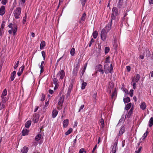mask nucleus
<instances>
[{
	"mask_svg": "<svg viewBox=\"0 0 153 153\" xmlns=\"http://www.w3.org/2000/svg\"><path fill=\"white\" fill-rule=\"evenodd\" d=\"M69 123V121L68 119L64 120L63 122V126L64 127H66Z\"/></svg>",
	"mask_w": 153,
	"mask_h": 153,
	"instance_id": "14",
	"label": "nucleus"
},
{
	"mask_svg": "<svg viewBox=\"0 0 153 153\" xmlns=\"http://www.w3.org/2000/svg\"><path fill=\"white\" fill-rule=\"evenodd\" d=\"M44 61H42L41 62V64L40 67L43 68L44 66L43 65L44 64Z\"/></svg>",
	"mask_w": 153,
	"mask_h": 153,
	"instance_id": "59",
	"label": "nucleus"
},
{
	"mask_svg": "<svg viewBox=\"0 0 153 153\" xmlns=\"http://www.w3.org/2000/svg\"><path fill=\"white\" fill-rule=\"evenodd\" d=\"M4 105L3 102H0V110H1L2 108H4Z\"/></svg>",
	"mask_w": 153,
	"mask_h": 153,
	"instance_id": "42",
	"label": "nucleus"
},
{
	"mask_svg": "<svg viewBox=\"0 0 153 153\" xmlns=\"http://www.w3.org/2000/svg\"><path fill=\"white\" fill-rule=\"evenodd\" d=\"M97 146V145H96L94 147V148L93 150H92V152L93 153V152L96 149Z\"/></svg>",
	"mask_w": 153,
	"mask_h": 153,
	"instance_id": "64",
	"label": "nucleus"
},
{
	"mask_svg": "<svg viewBox=\"0 0 153 153\" xmlns=\"http://www.w3.org/2000/svg\"><path fill=\"white\" fill-rule=\"evenodd\" d=\"M65 75V73L63 70L60 71L56 75V77H60L61 79H62Z\"/></svg>",
	"mask_w": 153,
	"mask_h": 153,
	"instance_id": "5",
	"label": "nucleus"
},
{
	"mask_svg": "<svg viewBox=\"0 0 153 153\" xmlns=\"http://www.w3.org/2000/svg\"><path fill=\"white\" fill-rule=\"evenodd\" d=\"M97 97V93H94L93 95V98L95 99H96V97Z\"/></svg>",
	"mask_w": 153,
	"mask_h": 153,
	"instance_id": "60",
	"label": "nucleus"
},
{
	"mask_svg": "<svg viewBox=\"0 0 153 153\" xmlns=\"http://www.w3.org/2000/svg\"><path fill=\"white\" fill-rule=\"evenodd\" d=\"M125 117V118H126V116L123 115L122 116L121 118L119 120V122H121L122 121H124L125 120L124 117Z\"/></svg>",
	"mask_w": 153,
	"mask_h": 153,
	"instance_id": "43",
	"label": "nucleus"
},
{
	"mask_svg": "<svg viewBox=\"0 0 153 153\" xmlns=\"http://www.w3.org/2000/svg\"><path fill=\"white\" fill-rule=\"evenodd\" d=\"M28 150V148L26 146H24L21 149V151L22 153H26Z\"/></svg>",
	"mask_w": 153,
	"mask_h": 153,
	"instance_id": "18",
	"label": "nucleus"
},
{
	"mask_svg": "<svg viewBox=\"0 0 153 153\" xmlns=\"http://www.w3.org/2000/svg\"><path fill=\"white\" fill-rule=\"evenodd\" d=\"M1 97L2 98V102H3V103H4V102H6L7 101V99L5 97Z\"/></svg>",
	"mask_w": 153,
	"mask_h": 153,
	"instance_id": "38",
	"label": "nucleus"
},
{
	"mask_svg": "<svg viewBox=\"0 0 153 153\" xmlns=\"http://www.w3.org/2000/svg\"><path fill=\"white\" fill-rule=\"evenodd\" d=\"M102 66L101 65H99L96 67V69L97 71L100 72L102 74L104 73L103 70L102 69Z\"/></svg>",
	"mask_w": 153,
	"mask_h": 153,
	"instance_id": "8",
	"label": "nucleus"
},
{
	"mask_svg": "<svg viewBox=\"0 0 153 153\" xmlns=\"http://www.w3.org/2000/svg\"><path fill=\"white\" fill-rule=\"evenodd\" d=\"M133 107H132L131 108V109L129 110V111L128 114L127 115V117L128 118L130 117V116H131V115L132 114V112H133Z\"/></svg>",
	"mask_w": 153,
	"mask_h": 153,
	"instance_id": "25",
	"label": "nucleus"
},
{
	"mask_svg": "<svg viewBox=\"0 0 153 153\" xmlns=\"http://www.w3.org/2000/svg\"><path fill=\"white\" fill-rule=\"evenodd\" d=\"M79 153H86V151L84 149L82 148L79 150Z\"/></svg>",
	"mask_w": 153,
	"mask_h": 153,
	"instance_id": "41",
	"label": "nucleus"
},
{
	"mask_svg": "<svg viewBox=\"0 0 153 153\" xmlns=\"http://www.w3.org/2000/svg\"><path fill=\"white\" fill-rule=\"evenodd\" d=\"M5 7L4 6H1L0 8V15L1 16L3 15L5 13Z\"/></svg>",
	"mask_w": 153,
	"mask_h": 153,
	"instance_id": "11",
	"label": "nucleus"
},
{
	"mask_svg": "<svg viewBox=\"0 0 153 153\" xmlns=\"http://www.w3.org/2000/svg\"><path fill=\"white\" fill-rule=\"evenodd\" d=\"M45 42L42 41L41 42L40 45V49H42L45 46Z\"/></svg>",
	"mask_w": 153,
	"mask_h": 153,
	"instance_id": "23",
	"label": "nucleus"
},
{
	"mask_svg": "<svg viewBox=\"0 0 153 153\" xmlns=\"http://www.w3.org/2000/svg\"><path fill=\"white\" fill-rule=\"evenodd\" d=\"M19 62V61H18L17 62V63H16V65L14 66V69H16L17 68Z\"/></svg>",
	"mask_w": 153,
	"mask_h": 153,
	"instance_id": "51",
	"label": "nucleus"
},
{
	"mask_svg": "<svg viewBox=\"0 0 153 153\" xmlns=\"http://www.w3.org/2000/svg\"><path fill=\"white\" fill-rule=\"evenodd\" d=\"M84 107V105H82L80 107L79 109V111H78L79 112L80 111V110L82 109Z\"/></svg>",
	"mask_w": 153,
	"mask_h": 153,
	"instance_id": "57",
	"label": "nucleus"
},
{
	"mask_svg": "<svg viewBox=\"0 0 153 153\" xmlns=\"http://www.w3.org/2000/svg\"><path fill=\"white\" fill-rule=\"evenodd\" d=\"M16 74V72L15 71H13L11 74V76H10V79L12 81L14 80L15 76Z\"/></svg>",
	"mask_w": 153,
	"mask_h": 153,
	"instance_id": "15",
	"label": "nucleus"
},
{
	"mask_svg": "<svg viewBox=\"0 0 153 153\" xmlns=\"http://www.w3.org/2000/svg\"><path fill=\"white\" fill-rule=\"evenodd\" d=\"M7 94V91L6 89H4L2 93V94L1 97H4Z\"/></svg>",
	"mask_w": 153,
	"mask_h": 153,
	"instance_id": "34",
	"label": "nucleus"
},
{
	"mask_svg": "<svg viewBox=\"0 0 153 153\" xmlns=\"http://www.w3.org/2000/svg\"><path fill=\"white\" fill-rule=\"evenodd\" d=\"M75 49L74 48H72L71 49L70 52L71 55L72 56H74L75 54Z\"/></svg>",
	"mask_w": 153,
	"mask_h": 153,
	"instance_id": "31",
	"label": "nucleus"
},
{
	"mask_svg": "<svg viewBox=\"0 0 153 153\" xmlns=\"http://www.w3.org/2000/svg\"><path fill=\"white\" fill-rule=\"evenodd\" d=\"M14 28L13 30V33L14 35H15L17 30L16 26L15 25L14 26Z\"/></svg>",
	"mask_w": 153,
	"mask_h": 153,
	"instance_id": "37",
	"label": "nucleus"
},
{
	"mask_svg": "<svg viewBox=\"0 0 153 153\" xmlns=\"http://www.w3.org/2000/svg\"><path fill=\"white\" fill-rule=\"evenodd\" d=\"M110 49L109 47H106L105 49V52L106 54L108 53Z\"/></svg>",
	"mask_w": 153,
	"mask_h": 153,
	"instance_id": "40",
	"label": "nucleus"
},
{
	"mask_svg": "<svg viewBox=\"0 0 153 153\" xmlns=\"http://www.w3.org/2000/svg\"><path fill=\"white\" fill-rule=\"evenodd\" d=\"M117 144V140L114 143V146L112 149V153H115L116 152V147Z\"/></svg>",
	"mask_w": 153,
	"mask_h": 153,
	"instance_id": "10",
	"label": "nucleus"
},
{
	"mask_svg": "<svg viewBox=\"0 0 153 153\" xmlns=\"http://www.w3.org/2000/svg\"><path fill=\"white\" fill-rule=\"evenodd\" d=\"M149 3L150 4H153V0H149Z\"/></svg>",
	"mask_w": 153,
	"mask_h": 153,
	"instance_id": "62",
	"label": "nucleus"
},
{
	"mask_svg": "<svg viewBox=\"0 0 153 153\" xmlns=\"http://www.w3.org/2000/svg\"><path fill=\"white\" fill-rule=\"evenodd\" d=\"M147 131H146V133H145L143 136L142 138L143 140H144V139L145 138V137H146L147 135Z\"/></svg>",
	"mask_w": 153,
	"mask_h": 153,
	"instance_id": "53",
	"label": "nucleus"
},
{
	"mask_svg": "<svg viewBox=\"0 0 153 153\" xmlns=\"http://www.w3.org/2000/svg\"><path fill=\"white\" fill-rule=\"evenodd\" d=\"M7 1V0H2L1 1V4L4 5H5L6 4Z\"/></svg>",
	"mask_w": 153,
	"mask_h": 153,
	"instance_id": "52",
	"label": "nucleus"
},
{
	"mask_svg": "<svg viewBox=\"0 0 153 153\" xmlns=\"http://www.w3.org/2000/svg\"><path fill=\"white\" fill-rule=\"evenodd\" d=\"M41 135L40 134H39L38 135L35 137V139L36 141L39 140L41 137Z\"/></svg>",
	"mask_w": 153,
	"mask_h": 153,
	"instance_id": "27",
	"label": "nucleus"
},
{
	"mask_svg": "<svg viewBox=\"0 0 153 153\" xmlns=\"http://www.w3.org/2000/svg\"><path fill=\"white\" fill-rule=\"evenodd\" d=\"M42 54L44 60H45V53L44 51H42Z\"/></svg>",
	"mask_w": 153,
	"mask_h": 153,
	"instance_id": "49",
	"label": "nucleus"
},
{
	"mask_svg": "<svg viewBox=\"0 0 153 153\" xmlns=\"http://www.w3.org/2000/svg\"><path fill=\"white\" fill-rule=\"evenodd\" d=\"M133 83V88L134 89H135L136 88V83L132 82Z\"/></svg>",
	"mask_w": 153,
	"mask_h": 153,
	"instance_id": "61",
	"label": "nucleus"
},
{
	"mask_svg": "<svg viewBox=\"0 0 153 153\" xmlns=\"http://www.w3.org/2000/svg\"><path fill=\"white\" fill-rule=\"evenodd\" d=\"M58 111L56 110H53L52 113V117L53 118H55L57 115Z\"/></svg>",
	"mask_w": 153,
	"mask_h": 153,
	"instance_id": "16",
	"label": "nucleus"
},
{
	"mask_svg": "<svg viewBox=\"0 0 153 153\" xmlns=\"http://www.w3.org/2000/svg\"><path fill=\"white\" fill-rule=\"evenodd\" d=\"M31 124V122L30 121H28L25 124V126L27 128L29 127Z\"/></svg>",
	"mask_w": 153,
	"mask_h": 153,
	"instance_id": "28",
	"label": "nucleus"
},
{
	"mask_svg": "<svg viewBox=\"0 0 153 153\" xmlns=\"http://www.w3.org/2000/svg\"><path fill=\"white\" fill-rule=\"evenodd\" d=\"M126 69L129 72L130 71L131 68L129 66H126Z\"/></svg>",
	"mask_w": 153,
	"mask_h": 153,
	"instance_id": "58",
	"label": "nucleus"
},
{
	"mask_svg": "<svg viewBox=\"0 0 153 153\" xmlns=\"http://www.w3.org/2000/svg\"><path fill=\"white\" fill-rule=\"evenodd\" d=\"M130 101V99L129 97H127L123 99V101L125 103H128Z\"/></svg>",
	"mask_w": 153,
	"mask_h": 153,
	"instance_id": "29",
	"label": "nucleus"
},
{
	"mask_svg": "<svg viewBox=\"0 0 153 153\" xmlns=\"http://www.w3.org/2000/svg\"><path fill=\"white\" fill-rule=\"evenodd\" d=\"M107 32L105 31V29H102L100 34L101 38L102 40L103 41H105L107 36Z\"/></svg>",
	"mask_w": 153,
	"mask_h": 153,
	"instance_id": "4",
	"label": "nucleus"
},
{
	"mask_svg": "<svg viewBox=\"0 0 153 153\" xmlns=\"http://www.w3.org/2000/svg\"><path fill=\"white\" fill-rule=\"evenodd\" d=\"M49 92L50 94H52L53 93V90L50 89L49 90Z\"/></svg>",
	"mask_w": 153,
	"mask_h": 153,
	"instance_id": "63",
	"label": "nucleus"
},
{
	"mask_svg": "<svg viewBox=\"0 0 153 153\" xmlns=\"http://www.w3.org/2000/svg\"><path fill=\"white\" fill-rule=\"evenodd\" d=\"M21 13V9L20 7L16 8L14 10L13 13L16 19H19L20 18Z\"/></svg>",
	"mask_w": 153,
	"mask_h": 153,
	"instance_id": "3",
	"label": "nucleus"
},
{
	"mask_svg": "<svg viewBox=\"0 0 153 153\" xmlns=\"http://www.w3.org/2000/svg\"><path fill=\"white\" fill-rule=\"evenodd\" d=\"M22 135H26L28 134V131L27 129H23L22 131Z\"/></svg>",
	"mask_w": 153,
	"mask_h": 153,
	"instance_id": "21",
	"label": "nucleus"
},
{
	"mask_svg": "<svg viewBox=\"0 0 153 153\" xmlns=\"http://www.w3.org/2000/svg\"><path fill=\"white\" fill-rule=\"evenodd\" d=\"M26 14H25V16L23 17V24H25V23L26 20Z\"/></svg>",
	"mask_w": 153,
	"mask_h": 153,
	"instance_id": "47",
	"label": "nucleus"
},
{
	"mask_svg": "<svg viewBox=\"0 0 153 153\" xmlns=\"http://www.w3.org/2000/svg\"><path fill=\"white\" fill-rule=\"evenodd\" d=\"M45 100V96L44 94H42V97L41 99V101H43Z\"/></svg>",
	"mask_w": 153,
	"mask_h": 153,
	"instance_id": "55",
	"label": "nucleus"
},
{
	"mask_svg": "<svg viewBox=\"0 0 153 153\" xmlns=\"http://www.w3.org/2000/svg\"><path fill=\"white\" fill-rule=\"evenodd\" d=\"M110 63L109 61V57H108L106 58L105 61V64L108 63L109 64Z\"/></svg>",
	"mask_w": 153,
	"mask_h": 153,
	"instance_id": "44",
	"label": "nucleus"
},
{
	"mask_svg": "<svg viewBox=\"0 0 153 153\" xmlns=\"http://www.w3.org/2000/svg\"><path fill=\"white\" fill-rule=\"evenodd\" d=\"M94 42V40L92 38L91 39L90 43H89V46L90 47L92 43Z\"/></svg>",
	"mask_w": 153,
	"mask_h": 153,
	"instance_id": "54",
	"label": "nucleus"
},
{
	"mask_svg": "<svg viewBox=\"0 0 153 153\" xmlns=\"http://www.w3.org/2000/svg\"><path fill=\"white\" fill-rule=\"evenodd\" d=\"M118 14V11L117 8L115 7H114L112 9V13L111 15V22L113 20H114Z\"/></svg>",
	"mask_w": 153,
	"mask_h": 153,
	"instance_id": "2",
	"label": "nucleus"
},
{
	"mask_svg": "<svg viewBox=\"0 0 153 153\" xmlns=\"http://www.w3.org/2000/svg\"><path fill=\"white\" fill-rule=\"evenodd\" d=\"M86 65H85L84 67L83 68V69L81 73V75L82 76L85 71L86 68Z\"/></svg>",
	"mask_w": 153,
	"mask_h": 153,
	"instance_id": "35",
	"label": "nucleus"
},
{
	"mask_svg": "<svg viewBox=\"0 0 153 153\" xmlns=\"http://www.w3.org/2000/svg\"><path fill=\"white\" fill-rule=\"evenodd\" d=\"M123 0H119V2L117 4V7L119 8H120L122 5Z\"/></svg>",
	"mask_w": 153,
	"mask_h": 153,
	"instance_id": "19",
	"label": "nucleus"
},
{
	"mask_svg": "<svg viewBox=\"0 0 153 153\" xmlns=\"http://www.w3.org/2000/svg\"><path fill=\"white\" fill-rule=\"evenodd\" d=\"M79 68V67L78 66L76 65L74 68L73 69V74L75 75H76V74L77 72L78 71Z\"/></svg>",
	"mask_w": 153,
	"mask_h": 153,
	"instance_id": "17",
	"label": "nucleus"
},
{
	"mask_svg": "<svg viewBox=\"0 0 153 153\" xmlns=\"http://www.w3.org/2000/svg\"><path fill=\"white\" fill-rule=\"evenodd\" d=\"M133 91H134L132 89H131L130 91V92H129V94H130V96L131 97H132L133 96Z\"/></svg>",
	"mask_w": 153,
	"mask_h": 153,
	"instance_id": "50",
	"label": "nucleus"
},
{
	"mask_svg": "<svg viewBox=\"0 0 153 153\" xmlns=\"http://www.w3.org/2000/svg\"><path fill=\"white\" fill-rule=\"evenodd\" d=\"M73 129L72 128H71L69 129V130L66 132L65 134V135H67L70 134L72 131Z\"/></svg>",
	"mask_w": 153,
	"mask_h": 153,
	"instance_id": "33",
	"label": "nucleus"
},
{
	"mask_svg": "<svg viewBox=\"0 0 153 153\" xmlns=\"http://www.w3.org/2000/svg\"><path fill=\"white\" fill-rule=\"evenodd\" d=\"M141 147H140L137 150H136L135 151V153H140V151H141Z\"/></svg>",
	"mask_w": 153,
	"mask_h": 153,
	"instance_id": "56",
	"label": "nucleus"
},
{
	"mask_svg": "<svg viewBox=\"0 0 153 153\" xmlns=\"http://www.w3.org/2000/svg\"><path fill=\"white\" fill-rule=\"evenodd\" d=\"M153 126V117H151L149 122V126L151 127Z\"/></svg>",
	"mask_w": 153,
	"mask_h": 153,
	"instance_id": "24",
	"label": "nucleus"
},
{
	"mask_svg": "<svg viewBox=\"0 0 153 153\" xmlns=\"http://www.w3.org/2000/svg\"><path fill=\"white\" fill-rule=\"evenodd\" d=\"M146 54V56L147 57H149L150 56V51L149 50H146V53H143V54L144 55H145Z\"/></svg>",
	"mask_w": 153,
	"mask_h": 153,
	"instance_id": "22",
	"label": "nucleus"
},
{
	"mask_svg": "<svg viewBox=\"0 0 153 153\" xmlns=\"http://www.w3.org/2000/svg\"><path fill=\"white\" fill-rule=\"evenodd\" d=\"M125 131V128L124 126H122L120 128L119 133V136L122 135Z\"/></svg>",
	"mask_w": 153,
	"mask_h": 153,
	"instance_id": "13",
	"label": "nucleus"
},
{
	"mask_svg": "<svg viewBox=\"0 0 153 153\" xmlns=\"http://www.w3.org/2000/svg\"><path fill=\"white\" fill-rule=\"evenodd\" d=\"M83 7H84L87 0H80Z\"/></svg>",
	"mask_w": 153,
	"mask_h": 153,
	"instance_id": "39",
	"label": "nucleus"
},
{
	"mask_svg": "<svg viewBox=\"0 0 153 153\" xmlns=\"http://www.w3.org/2000/svg\"><path fill=\"white\" fill-rule=\"evenodd\" d=\"M86 15V14L85 13H83L80 19V20L79 21V23H82L85 21Z\"/></svg>",
	"mask_w": 153,
	"mask_h": 153,
	"instance_id": "12",
	"label": "nucleus"
},
{
	"mask_svg": "<svg viewBox=\"0 0 153 153\" xmlns=\"http://www.w3.org/2000/svg\"><path fill=\"white\" fill-rule=\"evenodd\" d=\"M87 85V83L85 82H83L82 84L81 89H84L85 88V86Z\"/></svg>",
	"mask_w": 153,
	"mask_h": 153,
	"instance_id": "36",
	"label": "nucleus"
},
{
	"mask_svg": "<svg viewBox=\"0 0 153 153\" xmlns=\"http://www.w3.org/2000/svg\"><path fill=\"white\" fill-rule=\"evenodd\" d=\"M100 123H101L102 128H103L104 126V121L102 118L100 120Z\"/></svg>",
	"mask_w": 153,
	"mask_h": 153,
	"instance_id": "32",
	"label": "nucleus"
},
{
	"mask_svg": "<svg viewBox=\"0 0 153 153\" xmlns=\"http://www.w3.org/2000/svg\"><path fill=\"white\" fill-rule=\"evenodd\" d=\"M112 22H111L109 23L108 25L105 27L104 28L102 29H105V31L107 32H108L111 29V23Z\"/></svg>",
	"mask_w": 153,
	"mask_h": 153,
	"instance_id": "6",
	"label": "nucleus"
},
{
	"mask_svg": "<svg viewBox=\"0 0 153 153\" xmlns=\"http://www.w3.org/2000/svg\"><path fill=\"white\" fill-rule=\"evenodd\" d=\"M58 80L56 78H54L53 79V83L56 85L57 84Z\"/></svg>",
	"mask_w": 153,
	"mask_h": 153,
	"instance_id": "46",
	"label": "nucleus"
},
{
	"mask_svg": "<svg viewBox=\"0 0 153 153\" xmlns=\"http://www.w3.org/2000/svg\"><path fill=\"white\" fill-rule=\"evenodd\" d=\"M109 65L108 64H105L104 65V71L105 73L108 74V73H111L113 70V66L112 64H110V67Z\"/></svg>",
	"mask_w": 153,
	"mask_h": 153,
	"instance_id": "1",
	"label": "nucleus"
},
{
	"mask_svg": "<svg viewBox=\"0 0 153 153\" xmlns=\"http://www.w3.org/2000/svg\"><path fill=\"white\" fill-rule=\"evenodd\" d=\"M140 107L141 108L142 110H144L145 109L146 107V103L144 102L142 103L140 105Z\"/></svg>",
	"mask_w": 153,
	"mask_h": 153,
	"instance_id": "20",
	"label": "nucleus"
},
{
	"mask_svg": "<svg viewBox=\"0 0 153 153\" xmlns=\"http://www.w3.org/2000/svg\"><path fill=\"white\" fill-rule=\"evenodd\" d=\"M64 97L63 95H62L61 97H60L58 102L59 105L62 106V103L64 101Z\"/></svg>",
	"mask_w": 153,
	"mask_h": 153,
	"instance_id": "9",
	"label": "nucleus"
},
{
	"mask_svg": "<svg viewBox=\"0 0 153 153\" xmlns=\"http://www.w3.org/2000/svg\"><path fill=\"white\" fill-rule=\"evenodd\" d=\"M24 66H22L19 69V71L22 73L23 71L24 70Z\"/></svg>",
	"mask_w": 153,
	"mask_h": 153,
	"instance_id": "48",
	"label": "nucleus"
},
{
	"mask_svg": "<svg viewBox=\"0 0 153 153\" xmlns=\"http://www.w3.org/2000/svg\"><path fill=\"white\" fill-rule=\"evenodd\" d=\"M98 35V32L97 31H95L93 33V36L94 39H96Z\"/></svg>",
	"mask_w": 153,
	"mask_h": 153,
	"instance_id": "30",
	"label": "nucleus"
},
{
	"mask_svg": "<svg viewBox=\"0 0 153 153\" xmlns=\"http://www.w3.org/2000/svg\"><path fill=\"white\" fill-rule=\"evenodd\" d=\"M131 103H129L128 104H127L126 106L125 107V108L126 110H128L131 107Z\"/></svg>",
	"mask_w": 153,
	"mask_h": 153,
	"instance_id": "26",
	"label": "nucleus"
},
{
	"mask_svg": "<svg viewBox=\"0 0 153 153\" xmlns=\"http://www.w3.org/2000/svg\"><path fill=\"white\" fill-rule=\"evenodd\" d=\"M114 85L113 83L111 82H109V84L108 87L112 89L113 88Z\"/></svg>",
	"mask_w": 153,
	"mask_h": 153,
	"instance_id": "45",
	"label": "nucleus"
},
{
	"mask_svg": "<svg viewBox=\"0 0 153 153\" xmlns=\"http://www.w3.org/2000/svg\"><path fill=\"white\" fill-rule=\"evenodd\" d=\"M140 79V76L139 74H137L136 76H134L132 77V82L136 83L139 81Z\"/></svg>",
	"mask_w": 153,
	"mask_h": 153,
	"instance_id": "7",
	"label": "nucleus"
}]
</instances>
